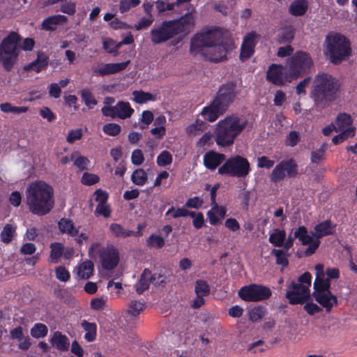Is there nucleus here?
<instances>
[{
  "mask_svg": "<svg viewBox=\"0 0 357 357\" xmlns=\"http://www.w3.org/2000/svg\"><path fill=\"white\" fill-rule=\"evenodd\" d=\"M326 143H324L319 149L311 153V162L312 163L319 164V162L324 159V155L326 150Z\"/></svg>",
  "mask_w": 357,
  "mask_h": 357,
  "instance_id": "obj_46",
  "label": "nucleus"
},
{
  "mask_svg": "<svg viewBox=\"0 0 357 357\" xmlns=\"http://www.w3.org/2000/svg\"><path fill=\"white\" fill-rule=\"evenodd\" d=\"M297 173V165L293 159L282 160L274 168L271 178H284L285 174L294 176Z\"/></svg>",
  "mask_w": 357,
  "mask_h": 357,
  "instance_id": "obj_14",
  "label": "nucleus"
},
{
  "mask_svg": "<svg viewBox=\"0 0 357 357\" xmlns=\"http://www.w3.org/2000/svg\"><path fill=\"white\" fill-rule=\"evenodd\" d=\"M82 136L83 132L81 128L70 130L66 137V141L70 144H73L75 141L82 139Z\"/></svg>",
  "mask_w": 357,
  "mask_h": 357,
  "instance_id": "obj_54",
  "label": "nucleus"
},
{
  "mask_svg": "<svg viewBox=\"0 0 357 357\" xmlns=\"http://www.w3.org/2000/svg\"><path fill=\"white\" fill-rule=\"evenodd\" d=\"M259 38V34L253 31L248 33L243 37L239 56L241 61H247L254 54L255 47Z\"/></svg>",
  "mask_w": 357,
  "mask_h": 357,
  "instance_id": "obj_13",
  "label": "nucleus"
},
{
  "mask_svg": "<svg viewBox=\"0 0 357 357\" xmlns=\"http://www.w3.org/2000/svg\"><path fill=\"white\" fill-rule=\"evenodd\" d=\"M60 10L65 14L73 15L76 12V4L73 1H66L61 5Z\"/></svg>",
  "mask_w": 357,
  "mask_h": 357,
  "instance_id": "obj_55",
  "label": "nucleus"
},
{
  "mask_svg": "<svg viewBox=\"0 0 357 357\" xmlns=\"http://www.w3.org/2000/svg\"><path fill=\"white\" fill-rule=\"evenodd\" d=\"M49 61V56L45 52L39 51L37 53L36 59L27 65H25L23 69L26 72L32 70L36 73H39L47 68Z\"/></svg>",
  "mask_w": 357,
  "mask_h": 357,
  "instance_id": "obj_17",
  "label": "nucleus"
},
{
  "mask_svg": "<svg viewBox=\"0 0 357 357\" xmlns=\"http://www.w3.org/2000/svg\"><path fill=\"white\" fill-rule=\"evenodd\" d=\"M154 20L155 18L153 16L143 17L138 23L134 25V29L136 31L146 29L153 24Z\"/></svg>",
  "mask_w": 357,
  "mask_h": 357,
  "instance_id": "obj_49",
  "label": "nucleus"
},
{
  "mask_svg": "<svg viewBox=\"0 0 357 357\" xmlns=\"http://www.w3.org/2000/svg\"><path fill=\"white\" fill-rule=\"evenodd\" d=\"M9 202L15 207L20 206L22 202V196L20 192L18 191L12 192L9 196Z\"/></svg>",
  "mask_w": 357,
  "mask_h": 357,
  "instance_id": "obj_63",
  "label": "nucleus"
},
{
  "mask_svg": "<svg viewBox=\"0 0 357 357\" xmlns=\"http://www.w3.org/2000/svg\"><path fill=\"white\" fill-rule=\"evenodd\" d=\"M218 29L197 33L190 40L192 54H201L208 61L218 63L227 59V48Z\"/></svg>",
  "mask_w": 357,
  "mask_h": 357,
  "instance_id": "obj_1",
  "label": "nucleus"
},
{
  "mask_svg": "<svg viewBox=\"0 0 357 357\" xmlns=\"http://www.w3.org/2000/svg\"><path fill=\"white\" fill-rule=\"evenodd\" d=\"M238 296L245 302H259L268 299L272 292L269 287L257 284H250L240 288Z\"/></svg>",
  "mask_w": 357,
  "mask_h": 357,
  "instance_id": "obj_12",
  "label": "nucleus"
},
{
  "mask_svg": "<svg viewBox=\"0 0 357 357\" xmlns=\"http://www.w3.org/2000/svg\"><path fill=\"white\" fill-rule=\"evenodd\" d=\"M109 230L115 237L126 238L134 235V231L126 229L118 223H112L109 226Z\"/></svg>",
  "mask_w": 357,
  "mask_h": 357,
  "instance_id": "obj_35",
  "label": "nucleus"
},
{
  "mask_svg": "<svg viewBox=\"0 0 357 357\" xmlns=\"http://www.w3.org/2000/svg\"><path fill=\"white\" fill-rule=\"evenodd\" d=\"M286 238V232L284 230L278 229H274L273 232L270 234L268 241L275 247H282Z\"/></svg>",
  "mask_w": 357,
  "mask_h": 357,
  "instance_id": "obj_34",
  "label": "nucleus"
},
{
  "mask_svg": "<svg viewBox=\"0 0 357 357\" xmlns=\"http://www.w3.org/2000/svg\"><path fill=\"white\" fill-rule=\"evenodd\" d=\"M144 160V155L140 149H135L131 155V161L133 165H140Z\"/></svg>",
  "mask_w": 357,
  "mask_h": 357,
  "instance_id": "obj_57",
  "label": "nucleus"
},
{
  "mask_svg": "<svg viewBox=\"0 0 357 357\" xmlns=\"http://www.w3.org/2000/svg\"><path fill=\"white\" fill-rule=\"evenodd\" d=\"M99 243H93L89 249L90 257L99 255L100 262L102 267L107 271L114 269L117 266L119 261V251L113 245H107L100 248Z\"/></svg>",
  "mask_w": 357,
  "mask_h": 357,
  "instance_id": "obj_11",
  "label": "nucleus"
},
{
  "mask_svg": "<svg viewBox=\"0 0 357 357\" xmlns=\"http://www.w3.org/2000/svg\"><path fill=\"white\" fill-rule=\"evenodd\" d=\"M300 137L296 131H291L287 137L286 145L294 147L299 142Z\"/></svg>",
  "mask_w": 357,
  "mask_h": 357,
  "instance_id": "obj_61",
  "label": "nucleus"
},
{
  "mask_svg": "<svg viewBox=\"0 0 357 357\" xmlns=\"http://www.w3.org/2000/svg\"><path fill=\"white\" fill-rule=\"evenodd\" d=\"M50 258L52 262L58 263L59 259L63 255V246L61 243H52L50 244Z\"/></svg>",
  "mask_w": 357,
  "mask_h": 357,
  "instance_id": "obj_37",
  "label": "nucleus"
},
{
  "mask_svg": "<svg viewBox=\"0 0 357 357\" xmlns=\"http://www.w3.org/2000/svg\"><path fill=\"white\" fill-rule=\"evenodd\" d=\"M266 310L263 306L259 305L252 308L249 312V319L252 322L261 320L265 315Z\"/></svg>",
  "mask_w": 357,
  "mask_h": 357,
  "instance_id": "obj_41",
  "label": "nucleus"
},
{
  "mask_svg": "<svg viewBox=\"0 0 357 357\" xmlns=\"http://www.w3.org/2000/svg\"><path fill=\"white\" fill-rule=\"evenodd\" d=\"M48 328L46 325L41 323L35 324L31 328V335L36 339L43 338L47 335Z\"/></svg>",
  "mask_w": 357,
  "mask_h": 357,
  "instance_id": "obj_39",
  "label": "nucleus"
},
{
  "mask_svg": "<svg viewBox=\"0 0 357 357\" xmlns=\"http://www.w3.org/2000/svg\"><path fill=\"white\" fill-rule=\"evenodd\" d=\"M58 227L61 233L72 237L76 236L79 233V229L75 227L73 221L68 218H61L58 222Z\"/></svg>",
  "mask_w": 357,
  "mask_h": 357,
  "instance_id": "obj_24",
  "label": "nucleus"
},
{
  "mask_svg": "<svg viewBox=\"0 0 357 357\" xmlns=\"http://www.w3.org/2000/svg\"><path fill=\"white\" fill-rule=\"evenodd\" d=\"M294 32L291 29H284L278 36V42L279 43H289L294 38Z\"/></svg>",
  "mask_w": 357,
  "mask_h": 357,
  "instance_id": "obj_48",
  "label": "nucleus"
},
{
  "mask_svg": "<svg viewBox=\"0 0 357 357\" xmlns=\"http://www.w3.org/2000/svg\"><path fill=\"white\" fill-rule=\"evenodd\" d=\"M93 263L86 260L78 266L77 275L82 279H89L93 275Z\"/></svg>",
  "mask_w": 357,
  "mask_h": 357,
  "instance_id": "obj_29",
  "label": "nucleus"
},
{
  "mask_svg": "<svg viewBox=\"0 0 357 357\" xmlns=\"http://www.w3.org/2000/svg\"><path fill=\"white\" fill-rule=\"evenodd\" d=\"M332 228L333 227H331V221L330 220L323 221L315 225L314 228V236L317 238H321L324 236L331 235L333 234Z\"/></svg>",
  "mask_w": 357,
  "mask_h": 357,
  "instance_id": "obj_26",
  "label": "nucleus"
},
{
  "mask_svg": "<svg viewBox=\"0 0 357 357\" xmlns=\"http://www.w3.org/2000/svg\"><path fill=\"white\" fill-rule=\"evenodd\" d=\"M116 108L118 117L121 119L130 118L134 113V109L128 102L119 101L116 103Z\"/></svg>",
  "mask_w": 357,
  "mask_h": 357,
  "instance_id": "obj_30",
  "label": "nucleus"
},
{
  "mask_svg": "<svg viewBox=\"0 0 357 357\" xmlns=\"http://www.w3.org/2000/svg\"><path fill=\"white\" fill-rule=\"evenodd\" d=\"M271 255L276 257V264L281 265L283 267H287L289 265L288 254L283 250L273 249Z\"/></svg>",
  "mask_w": 357,
  "mask_h": 357,
  "instance_id": "obj_40",
  "label": "nucleus"
},
{
  "mask_svg": "<svg viewBox=\"0 0 357 357\" xmlns=\"http://www.w3.org/2000/svg\"><path fill=\"white\" fill-rule=\"evenodd\" d=\"M111 208L107 202L104 204H98L95 210V214L96 215H102L105 218H109L111 215Z\"/></svg>",
  "mask_w": 357,
  "mask_h": 357,
  "instance_id": "obj_52",
  "label": "nucleus"
},
{
  "mask_svg": "<svg viewBox=\"0 0 357 357\" xmlns=\"http://www.w3.org/2000/svg\"><path fill=\"white\" fill-rule=\"evenodd\" d=\"M81 326L86 331L84 339L87 342H91L96 339L97 326L95 323L89 322L86 320H83L81 323Z\"/></svg>",
  "mask_w": 357,
  "mask_h": 357,
  "instance_id": "obj_27",
  "label": "nucleus"
},
{
  "mask_svg": "<svg viewBox=\"0 0 357 357\" xmlns=\"http://www.w3.org/2000/svg\"><path fill=\"white\" fill-rule=\"evenodd\" d=\"M204 123L202 121L196 120L194 123L189 125L186 128V132L189 135H196L198 132L202 130Z\"/></svg>",
  "mask_w": 357,
  "mask_h": 357,
  "instance_id": "obj_53",
  "label": "nucleus"
},
{
  "mask_svg": "<svg viewBox=\"0 0 357 357\" xmlns=\"http://www.w3.org/2000/svg\"><path fill=\"white\" fill-rule=\"evenodd\" d=\"M310 297V291H306V293L298 291H294L289 289L286 293V298L289 300V302L291 305L296 304H303Z\"/></svg>",
  "mask_w": 357,
  "mask_h": 357,
  "instance_id": "obj_25",
  "label": "nucleus"
},
{
  "mask_svg": "<svg viewBox=\"0 0 357 357\" xmlns=\"http://www.w3.org/2000/svg\"><path fill=\"white\" fill-rule=\"evenodd\" d=\"M331 282L328 278L324 279V277L316 276L314 282L313 293H324L330 291Z\"/></svg>",
  "mask_w": 357,
  "mask_h": 357,
  "instance_id": "obj_32",
  "label": "nucleus"
},
{
  "mask_svg": "<svg viewBox=\"0 0 357 357\" xmlns=\"http://www.w3.org/2000/svg\"><path fill=\"white\" fill-rule=\"evenodd\" d=\"M68 21V17L63 15H54L43 20L40 25V29L47 31H54L57 26L63 24Z\"/></svg>",
  "mask_w": 357,
  "mask_h": 357,
  "instance_id": "obj_20",
  "label": "nucleus"
},
{
  "mask_svg": "<svg viewBox=\"0 0 357 357\" xmlns=\"http://www.w3.org/2000/svg\"><path fill=\"white\" fill-rule=\"evenodd\" d=\"M56 278L61 282H67L70 280V272L63 266H58L55 268Z\"/></svg>",
  "mask_w": 357,
  "mask_h": 357,
  "instance_id": "obj_50",
  "label": "nucleus"
},
{
  "mask_svg": "<svg viewBox=\"0 0 357 357\" xmlns=\"http://www.w3.org/2000/svg\"><path fill=\"white\" fill-rule=\"evenodd\" d=\"M102 131L107 135L115 137L120 134L121 126L115 123H108L103 126Z\"/></svg>",
  "mask_w": 357,
  "mask_h": 357,
  "instance_id": "obj_43",
  "label": "nucleus"
},
{
  "mask_svg": "<svg viewBox=\"0 0 357 357\" xmlns=\"http://www.w3.org/2000/svg\"><path fill=\"white\" fill-rule=\"evenodd\" d=\"M144 303L131 301L128 309V313L133 317H137L144 308Z\"/></svg>",
  "mask_w": 357,
  "mask_h": 357,
  "instance_id": "obj_45",
  "label": "nucleus"
},
{
  "mask_svg": "<svg viewBox=\"0 0 357 357\" xmlns=\"http://www.w3.org/2000/svg\"><path fill=\"white\" fill-rule=\"evenodd\" d=\"M172 161V155L167 151H163L157 158V163L160 167H165Z\"/></svg>",
  "mask_w": 357,
  "mask_h": 357,
  "instance_id": "obj_51",
  "label": "nucleus"
},
{
  "mask_svg": "<svg viewBox=\"0 0 357 357\" xmlns=\"http://www.w3.org/2000/svg\"><path fill=\"white\" fill-rule=\"evenodd\" d=\"M246 125L247 122L241 121L236 114H231L220 120L216 124L213 134L216 144L220 147L231 146Z\"/></svg>",
  "mask_w": 357,
  "mask_h": 357,
  "instance_id": "obj_6",
  "label": "nucleus"
},
{
  "mask_svg": "<svg viewBox=\"0 0 357 357\" xmlns=\"http://www.w3.org/2000/svg\"><path fill=\"white\" fill-rule=\"evenodd\" d=\"M80 96L83 102L89 109H92L98 103V101L89 89L81 90Z\"/></svg>",
  "mask_w": 357,
  "mask_h": 357,
  "instance_id": "obj_38",
  "label": "nucleus"
},
{
  "mask_svg": "<svg viewBox=\"0 0 357 357\" xmlns=\"http://www.w3.org/2000/svg\"><path fill=\"white\" fill-rule=\"evenodd\" d=\"M26 203L32 214L38 216L48 214L54 206L53 188L38 180L30 183L26 190Z\"/></svg>",
  "mask_w": 357,
  "mask_h": 357,
  "instance_id": "obj_3",
  "label": "nucleus"
},
{
  "mask_svg": "<svg viewBox=\"0 0 357 357\" xmlns=\"http://www.w3.org/2000/svg\"><path fill=\"white\" fill-rule=\"evenodd\" d=\"M101 112L105 116H109L112 119L118 117L116 105L115 106H104L102 107Z\"/></svg>",
  "mask_w": 357,
  "mask_h": 357,
  "instance_id": "obj_58",
  "label": "nucleus"
},
{
  "mask_svg": "<svg viewBox=\"0 0 357 357\" xmlns=\"http://www.w3.org/2000/svg\"><path fill=\"white\" fill-rule=\"evenodd\" d=\"M266 80L275 86H283L287 77L284 75V67L280 64H271L266 71Z\"/></svg>",
  "mask_w": 357,
  "mask_h": 357,
  "instance_id": "obj_15",
  "label": "nucleus"
},
{
  "mask_svg": "<svg viewBox=\"0 0 357 357\" xmlns=\"http://www.w3.org/2000/svg\"><path fill=\"white\" fill-rule=\"evenodd\" d=\"M155 280L149 269L145 268L142 273L139 281L135 285V290L138 294H142L149 288L151 282Z\"/></svg>",
  "mask_w": 357,
  "mask_h": 357,
  "instance_id": "obj_21",
  "label": "nucleus"
},
{
  "mask_svg": "<svg viewBox=\"0 0 357 357\" xmlns=\"http://www.w3.org/2000/svg\"><path fill=\"white\" fill-rule=\"evenodd\" d=\"M195 291L197 295L206 296L210 292V289L206 281L198 280L195 283Z\"/></svg>",
  "mask_w": 357,
  "mask_h": 357,
  "instance_id": "obj_47",
  "label": "nucleus"
},
{
  "mask_svg": "<svg viewBox=\"0 0 357 357\" xmlns=\"http://www.w3.org/2000/svg\"><path fill=\"white\" fill-rule=\"evenodd\" d=\"M203 160L207 169L214 170L225 160V155L211 150L204 154Z\"/></svg>",
  "mask_w": 357,
  "mask_h": 357,
  "instance_id": "obj_19",
  "label": "nucleus"
},
{
  "mask_svg": "<svg viewBox=\"0 0 357 357\" xmlns=\"http://www.w3.org/2000/svg\"><path fill=\"white\" fill-rule=\"evenodd\" d=\"M309 8L307 0H294L289 7V13L294 17H301L305 15Z\"/></svg>",
  "mask_w": 357,
  "mask_h": 357,
  "instance_id": "obj_23",
  "label": "nucleus"
},
{
  "mask_svg": "<svg viewBox=\"0 0 357 357\" xmlns=\"http://www.w3.org/2000/svg\"><path fill=\"white\" fill-rule=\"evenodd\" d=\"M40 115L47 120L49 122L53 121L56 119V115L52 110L47 107H44L40 110Z\"/></svg>",
  "mask_w": 357,
  "mask_h": 357,
  "instance_id": "obj_64",
  "label": "nucleus"
},
{
  "mask_svg": "<svg viewBox=\"0 0 357 357\" xmlns=\"http://www.w3.org/2000/svg\"><path fill=\"white\" fill-rule=\"evenodd\" d=\"M50 343L56 349L61 351H68L70 346V342L67 336L59 331L54 333L53 336L50 339Z\"/></svg>",
  "mask_w": 357,
  "mask_h": 357,
  "instance_id": "obj_22",
  "label": "nucleus"
},
{
  "mask_svg": "<svg viewBox=\"0 0 357 357\" xmlns=\"http://www.w3.org/2000/svg\"><path fill=\"white\" fill-rule=\"evenodd\" d=\"M141 0H121L119 2V11L121 13H125L131 8L138 6Z\"/></svg>",
  "mask_w": 357,
  "mask_h": 357,
  "instance_id": "obj_44",
  "label": "nucleus"
},
{
  "mask_svg": "<svg viewBox=\"0 0 357 357\" xmlns=\"http://www.w3.org/2000/svg\"><path fill=\"white\" fill-rule=\"evenodd\" d=\"M335 123V131L337 132H338V130L347 129V128H354L352 126L353 121L351 116L346 113H341L338 114Z\"/></svg>",
  "mask_w": 357,
  "mask_h": 357,
  "instance_id": "obj_31",
  "label": "nucleus"
},
{
  "mask_svg": "<svg viewBox=\"0 0 357 357\" xmlns=\"http://www.w3.org/2000/svg\"><path fill=\"white\" fill-rule=\"evenodd\" d=\"M132 95L134 96L135 102L137 104H144L147 101H155L156 99L155 95L149 92H144L142 90L134 91Z\"/></svg>",
  "mask_w": 357,
  "mask_h": 357,
  "instance_id": "obj_36",
  "label": "nucleus"
},
{
  "mask_svg": "<svg viewBox=\"0 0 357 357\" xmlns=\"http://www.w3.org/2000/svg\"><path fill=\"white\" fill-rule=\"evenodd\" d=\"M313 65L312 59L309 53L297 51L288 59L287 68L290 79H294L308 73Z\"/></svg>",
  "mask_w": 357,
  "mask_h": 357,
  "instance_id": "obj_9",
  "label": "nucleus"
},
{
  "mask_svg": "<svg viewBox=\"0 0 357 357\" xmlns=\"http://www.w3.org/2000/svg\"><path fill=\"white\" fill-rule=\"evenodd\" d=\"M20 40V35L15 31H11L0 44V63L7 72L12 70L17 59Z\"/></svg>",
  "mask_w": 357,
  "mask_h": 357,
  "instance_id": "obj_8",
  "label": "nucleus"
},
{
  "mask_svg": "<svg viewBox=\"0 0 357 357\" xmlns=\"http://www.w3.org/2000/svg\"><path fill=\"white\" fill-rule=\"evenodd\" d=\"M74 165L80 169L81 170L86 169L87 168L88 165L90 163L89 160L84 156L76 155L74 158Z\"/></svg>",
  "mask_w": 357,
  "mask_h": 357,
  "instance_id": "obj_56",
  "label": "nucleus"
},
{
  "mask_svg": "<svg viewBox=\"0 0 357 357\" xmlns=\"http://www.w3.org/2000/svg\"><path fill=\"white\" fill-rule=\"evenodd\" d=\"M250 170V165L248 159L237 155L226 160L219 167L218 173L221 175L245 178Z\"/></svg>",
  "mask_w": 357,
  "mask_h": 357,
  "instance_id": "obj_10",
  "label": "nucleus"
},
{
  "mask_svg": "<svg viewBox=\"0 0 357 357\" xmlns=\"http://www.w3.org/2000/svg\"><path fill=\"white\" fill-rule=\"evenodd\" d=\"M54 294L56 298L61 299L66 304L72 307L75 306L76 298L68 289H55Z\"/></svg>",
  "mask_w": 357,
  "mask_h": 357,
  "instance_id": "obj_28",
  "label": "nucleus"
},
{
  "mask_svg": "<svg viewBox=\"0 0 357 357\" xmlns=\"http://www.w3.org/2000/svg\"><path fill=\"white\" fill-rule=\"evenodd\" d=\"M225 226L231 231L235 232L240 229V224L234 218H227L225 222Z\"/></svg>",
  "mask_w": 357,
  "mask_h": 357,
  "instance_id": "obj_62",
  "label": "nucleus"
},
{
  "mask_svg": "<svg viewBox=\"0 0 357 357\" xmlns=\"http://www.w3.org/2000/svg\"><path fill=\"white\" fill-rule=\"evenodd\" d=\"M109 195L107 192L98 189L94 192V199L98 204H104L107 202Z\"/></svg>",
  "mask_w": 357,
  "mask_h": 357,
  "instance_id": "obj_59",
  "label": "nucleus"
},
{
  "mask_svg": "<svg viewBox=\"0 0 357 357\" xmlns=\"http://www.w3.org/2000/svg\"><path fill=\"white\" fill-rule=\"evenodd\" d=\"M146 245L149 248L160 249L165 245V240L159 235L151 234L146 240Z\"/></svg>",
  "mask_w": 357,
  "mask_h": 357,
  "instance_id": "obj_42",
  "label": "nucleus"
},
{
  "mask_svg": "<svg viewBox=\"0 0 357 357\" xmlns=\"http://www.w3.org/2000/svg\"><path fill=\"white\" fill-rule=\"evenodd\" d=\"M340 84L337 79L328 73H319L314 79L310 96L317 107L324 108L337 96Z\"/></svg>",
  "mask_w": 357,
  "mask_h": 357,
  "instance_id": "obj_4",
  "label": "nucleus"
},
{
  "mask_svg": "<svg viewBox=\"0 0 357 357\" xmlns=\"http://www.w3.org/2000/svg\"><path fill=\"white\" fill-rule=\"evenodd\" d=\"M16 235V227L11 224H6L1 232V240L4 243H9Z\"/></svg>",
  "mask_w": 357,
  "mask_h": 357,
  "instance_id": "obj_33",
  "label": "nucleus"
},
{
  "mask_svg": "<svg viewBox=\"0 0 357 357\" xmlns=\"http://www.w3.org/2000/svg\"><path fill=\"white\" fill-rule=\"evenodd\" d=\"M195 212L190 211L184 208H178L176 210L174 209V213L172 214V218L174 219L181 218V217H195Z\"/></svg>",
  "mask_w": 357,
  "mask_h": 357,
  "instance_id": "obj_60",
  "label": "nucleus"
},
{
  "mask_svg": "<svg viewBox=\"0 0 357 357\" xmlns=\"http://www.w3.org/2000/svg\"><path fill=\"white\" fill-rule=\"evenodd\" d=\"M325 54L334 64H339L351 54L349 40L340 33L328 35L326 38Z\"/></svg>",
  "mask_w": 357,
  "mask_h": 357,
  "instance_id": "obj_7",
  "label": "nucleus"
},
{
  "mask_svg": "<svg viewBox=\"0 0 357 357\" xmlns=\"http://www.w3.org/2000/svg\"><path fill=\"white\" fill-rule=\"evenodd\" d=\"M195 10L187 12L178 19L165 20L150 31L151 41L153 45L165 43L179 34L187 35L195 26Z\"/></svg>",
  "mask_w": 357,
  "mask_h": 357,
  "instance_id": "obj_2",
  "label": "nucleus"
},
{
  "mask_svg": "<svg viewBox=\"0 0 357 357\" xmlns=\"http://www.w3.org/2000/svg\"><path fill=\"white\" fill-rule=\"evenodd\" d=\"M128 60L121 63H102L93 70L96 76L104 77L108 75L115 74L124 70L130 63Z\"/></svg>",
  "mask_w": 357,
  "mask_h": 357,
  "instance_id": "obj_16",
  "label": "nucleus"
},
{
  "mask_svg": "<svg viewBox=\"0 0 357 357\" xmlns=\"http://www.w3.org/2000/svg\"><path fill=\"white\" fill-rule=\"evenodd\" d=\"M236 96V84L234 83L229 82L222 84L211 103L202 109L200 115L204 121H215L227 112L229 105L234 101Z\"/></svg>",
  "mask_w": 357,
  "mask_h": 357,
  "instance_id": "obj_5",
  "label": "nucleus"
},
{
  "mask_svg": "<svg viewBox=\"0 0 357 357\" xmlns=\"http://www.w3.org/2000/svg\"><path fill=\"white\" fill-rule=\"evenodd\" d=\"M312 295L315 301L324 307L327 312H331L332 307L337 305V298L331 291L321 294L313 293Z\"/></svg>",
  "mask_w": 357,
  "mask_h": 357,
  "instance_id": "obj_18",
  "label": "nucleus"
}]
</instances>
